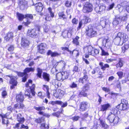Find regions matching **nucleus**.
I'll use <instances>...</instances> for the list:
<instances>
[{
  "label": "nucleus",
  "mask_w": 129,
  "mask_h": 129,
  "mask_svg": "<svg viewBox=\"0 0 129 129\" xmlns=\"http://www.w3.org/2000/svg\"><path fill=\"white\" fill-rule=\"evenodd\" d=\"M128 39V36L126 34L119 32L114 39V42L117 45H121L127 41Z\"/></svg>",
  "instance_id": "obj_1"
},
{
  "label": "nucleus",
  "mask_w": 129,
  "mask_h": 129,
  "mask_svg": "<svg viewBox=\"0 0 129 129\" xmlns=\"http://www.w3.org/2000/svg\"><path fill=\"white\" fill-rule=\"evenodd\" d=\"M110 107V105L108 103L104 104L101 106V111H106Z\"/></svg>",
  "instance_id": "obj_22"
},
{
  "label": "nucleus",
  "mask_w": 129,
  "mask_h": 129,
  "mask_svg": "<svg viewBox=\"0 0 129 129\" xmlns=\"http://www.w3.org/2000/svg\"><path fill=\"white\" fill-rule=\"evenodd\" d=\"M99 65L101 66V69L103 71L105 70L107 68H109V66L107 64H105L103 65V63L102 62H100Z\"/></svg>",
  "instance_id": "obj_29"
},
{
  "label": "nucleus",
  "mask_w": 129,
  "mask_h": 129,
  "mask_svg": "<svg viewBox=\"0 0 129 129\" xmlns=\"http://www.w3.org/2000/svg\"><path fill=\"white\" fill-rule=\"evenodd\" d=\"M25 18H29L30 19H32L33 18V16L31 14H27L25 15Z\"/></svg>",
  "instance_id": "obj_53"
},
{
  "label": "nucleus",
  "mask_w": 129,
  "mask_h": 129,
  "mask_svg": "<svg viewBox=\"0 0 129 129\" xmlns=\"http://www.w3.org/2000/svg\"><path fill=\"white\" fill-rule=\"evenodd\" d=\"M79 37L77 36L73 39L72 43L74 45L77 47L79 46L80 45V41L79 40Z\"/></svg>",
  "instance_id": "obj_19"
},
{
  "label": "nucleus",
  "mask_w": 129,
  "mask_h": 129,
  "mask_svg": "<svg viewBox=\"0 0 129 129\" xmlns=\"http://www.w3.org/2000/svg\"><path fill=\"white\" fill-rule=\"evenodd\" d=\"M71 35V33L68 30H64L62 34V36L65 38H70Z\"/></svg>",
  "instance_id": "obj_18"
},
{
  "label": "nucleus",
  "mask_w": 129,
  "mask_h": 129,
  "mask_svg": "<svg viewBox=\"0 0 129 129\" xmlns=\"http://www.w3.org/2000/svg\"><path fill=\"white\" fill-rule=\"evenodd\" d=\"M72 54H73V56H78L79 55L78 51L77 50H74L72 52Z\"/></svg>",
  "instance_id": "obj_51"
},
{
  "label": "nucleus",
  "mask_w": 129,
  "mask_h": 129,
  "mask_svg": "<svg viewBox=\"0 0 129 129\" xmlns=\"http://www.w3.org/2000/svg\"><path fill=\"white\" fill-rule=\"evenodd\" d=\"M44 120V118L41 117L36 119V121L38 123H40L42 122Z\"/></svg>",
  "instance_id": "obj_52"
},
{
  "label": "nucleus",
  "mask_w": 129,
  "mask_h": 129,
  "mask_svg": "<svg viewBox=\"0 0 129 129\" xmlns=\"http://www.w3.org/2000/svg\"><path fill=\"white\" fill-rule=\"evenodd\" d=\"M47 47V45L44 43H42L38 46V52L40 53L44 54L45 52V49Z\"/></svg>",
  "instance_id": "obj_9"
},
{
  "label": "nucleus",
  "mask_w": 129,
  "mask_h": 129,
  "mask_svg": "<svg viewBox=\"0 0 129 129\" xmlns=\"http://www.w3.org/2000/svg\"><path fill=\"white\" fill-rule=\"evenodd\" d=\"M65 5L67 7H69L71 6V2L67 1L66 2Z\"/></svg>",
  "instance_id": "obj_54"
},
{
  "label": "nucleus",
  "mask_w": 129,
  "mask_h": 129,
  "mask_svg": "<svg viewBox=\"0 0 129 129\" xmlns=\"http://www.w3.org/2000/svg\"><path fill=\"white\" fill-rule=\"evenodd\" d=\"M100 8V14L104 12L105 10V7L103 6H101L99 7Z\"/></svg>",
  "instance_id": "obj_43"
},
{
  "label": "nucleus",
  "mask_w": 129,
  "mask_h": 129,
  "mask_svg": "<svg viewBox=\"0 0 129 129\" xmlns=\"http://www.w3.org/2000/svg\"><path fill=\"white\" fill-rule=\"evenodd\" d=\"M17 15L19 20L20 21L22 20L23 18H25L24 15L21 14L17 13Z\"/></svg>",
  "instance_id": "obj_38"
},
{
  "label": "nucleus",
  "mask_w": 129,
  "mask_h": 129,
  "mask_svg": "<svg viewBox=\"0 0 129 129\" xmlns=\"http://www.w3.org/2000/svg\"><path fill=\"white\" fill-rule=\"evenodd\" d=\"M79 110L83 112L86 110L88 107V103L86 102H83L80 103Z\"/></svg>",
  "instance_id": "obj_11"
},
{
  "label": "nucleus",
  "mask_w": 129,
  "mask_h": 129,
  "mask_svg": "<svg viewBox=\"0 0 129 129\" xmlns=\"http://www.w3.org/2000/svg\"><path fill=\"white\" fill-rule=\"evenodd\" d=\"M2 118V121L3 124H6V126H8V124L9 122L8 119L6 117V116H3L2 115H0Z\"/></svg>",
  "instance_id": "obj_25"
},
{
  "label": "nucleus",
  "mask_w": 129,
  "mask_h": 129,
  "mask_svg": "<svg viewBox=\"0 0 129 129\" xmlns=\"http://www.w3.org/2000/svg\"><path fill=\"white\" fill-rule=\"evenodd\" d=\"M4 78L7 80L9 79V78L11 79L10 83L12 84L10 86L11 89H13L14 88L15 86H16L17 84V82L16 80L17 79L16 77L13 76L12 75H5L4 76Z\"/></svg>",
  "instance_id": "obj_2"
},
{
  "label": "nucleus",
  "mask_w": 129,
  "mask_h": 129,
  "mask_svg": "<svg viewBox=\"0 0 129 129\" xmlns=\"http://www.w3.org/2000/svg\"><path fill=\"white\" fill-rule=\"evenodd\" d=\"M55 92L54 93V95L56 98L59 99L62 98L64 94V91L60 89H58L55 91Z\"/></svg>",
  "instance_id": "obj_8"
},
{
  "label": "nucleus",
  "mask_w": 129,
  "mask_h": 129,
  "mask_svg": "<svg viewBox=\"0 0 129 129\" xmlns=\"http://www.w3.org/2000/svg\"><path fill=\"white\" fill-rule=\"evenodd\" d=\"M84 91H81L79 94L80 96H83L84 97L86 96L87 95V94Z\"/></svg>",
  "instance_id": "obj_63"
},
{
  "label": "nucleus",
  "mask_w": 129,
  "mask_h": 129,
  "mask_svg": "<svg viewBox=\"0 0 129 129\" xmlns=\"http://www.w3.org/2000/svg\"><path fill=\"white\" fill-rule=\"evenodd\" d=\"M56 79L57 80L60 81L61 80H63V77L61 72H59L56 75Z\"/></svg>",
  "instance_id": "obj_33"
},
{
  "label": "nucleus",
  "mask_w": 129,
  "mask_h": 129,
  "mask_svg": "<svg viewBox=\"0 0 129 129\" xmlns=\"http://www.w3.org/2000/svg\"><path fill=\"white\" fill-rule=\"evenodd\" d=\"M31 23V21H29V20L28 19H27V21L24 23V24L26 26H28Z\"/></svg>",
  "instance_id": "obj_64"
},
{
  "label": "nucleus",
  "mask_w": 129,
  "mask_h": 129,
  "mask_svg": "<svg viewBox=\"0 0 129 129\" xmlns=\"http://www.w3.org/2000/svg\"><path fill=\"white\" fill-rule=\"evenodd\" d=\"M99 41H102L103 45L107 48H109L112 46L111 41L107 37L99 39Z\"/></svg>",
  "instance_id": "obj_4"
},
{
  "label": "nucleus",
  "mask_w": 129,
  "mask_h": 129,
  "mask_svg": "<svg viewBox=\"0 0 129 129\" xmlns=\"http://www.w3.org/2000/svg\"><path fill=\"white\" fill-rule=\"evenodd\" d=\"M37 70L38 72V73L37 74V76H38L39 78H41V77L42 73V70L39 68H38Z\"/></svg>",
  "instance_id": "obj_39"
},
{
  "label": "nucleus",
  "mask_w": 129,
  "mask_h": 129,
  "mask_svg": "<svg viewBox=\"0 0 129 129\" xmlns=\"http://www.w3.org/2000/svg\"><path fill=\"white\" fill-rule=\"evenodd\" d=\"M29 44V41L25 38H22L21 40V44L23 46H28Z\"/></svg>",
  "instance_id": "obj_24"
},
{
  "label": "nucleus",
  "mask_w": 129,
  "mask_h": 129,
  "mask_svg": "<svg viewBox=\"0 0 129 129\" xmlns=\"http://www.w3.org/2000/svg\"><path fill=\"white\" fill-rule=\"evenodd\" d=\"M24 72H25V71ZM17 73L18 75L20 77H23L25 76V75H27V74L25 73V72L24 73H21L20 72H17Z\"/></svg>",
  "instance_id": "obj_57"
},
{
  "label": "nucleus",
  "mask_w": 129,
  "mask_h": 129,
  "mask_svg": "<svg viewBox=\"0 0 129 129\" xmlns=\"http://www.w3.org/2000/svg\"><path fill=\"white\" fill-rule=\"evenodd\" d=\"M70 87L71 88H76L77 87V84L74 82H73L70 85Z\"/></svg>",
  "instance_id": "obj_59"
},
{
  "label": "nucleus",
  "mask_w": 129,
  "mask_h": 129,
  "mask_svg": "<svg viewBox=\"0 0 129 129\" xmlns=\"http://www.w3.org/2000/svg\"><path fill=\"white\" fill-rule=\"evenodd\" d=\"M17 120L21 124L23 123L25 119L24 117L22 116L21 114H19L17 117Z\"/></svg>",
  "instance_id": "obj_20"
},
{
  "label": "nucleus",
  "mask_w": 129,
  "mask_h": 129,
  "mask_svg": "<svg viewBox=\"0 0 129 129\" xmlns=\"http://www.w3.org/2000/svg\"><path fill=\"white\" fill-rule=\"evenodd\" d=\"M35 70L34 68H27L24 70L25 73L27 74V73L30 72H33Z\"/></svg>",
  "instance_id": "obj_31"
},
{
  "label": "nucleus",
  "mask_w": 129,
  "mask_h": 129,
  "mask_svg": "<svg viewBox=\"0 0 129 129\" xmlns=\"http://www.w3.org/2000/svg\"><path fill=\"white\" fill-rule=\"evenodd\" d=\"M88 77L87 75L84 76L83 77L79 79V82L82 83H85L87 81Z\"/></svg>",
  "instance_id": "obj_28"
},
{
  "label": "nucleus",
  "mask_w": 129,
  "mask_h": 129,
  "mask_svg": "<svg viewBox=\"0 0 129 129\" xmlns=\"http://www.w3.org/2000/svg\"><path fill=\"white\" fill-rule=\"evenodd\" d=\"M92 10V6L89 2H86L83 9V11L84 13H88Z\"/></svg>",
  "instance_id": "obj_7"
},
{
  "label": "nucleus",
  "mask_w": 129,
  "mask_h": 129,
  "mask_svg": "<svg viewBox=\"0 0 129 129\" xmlns=\"http://www.w3.org/2000/svg\"><path fill=\"white\" fill-rule=\"evenodd\" d=\"M16 99L18 102H22L24 100V97L20 93L17 95Z\"/></svg>",
  "instance_id": "obj_23"
},
{
  "label": "nucleus",
  "mask_w": 129,
  "mask_h": 129,
  "mask_svg": "<svg viewBox=\"0 0 129 129\" xmlns=\"http://www.w3.org/2000/svg\"><path fill=\"white\" fill-rule=\"evenodd\" d=\"M56 67L59 68L60 70H63L64 69L66 66L65 62L63 60L57 62L55 64Z\"/></svg>",
  "instance_id": "obj_13"
},
{
  "label": "nucleus",
  "mask_w": 129,
  "mask_h": 129,
  "mask_svg": "<svg viewBox=\"0 0 129 129\" xmlns=\"http://www.w3.org/2000/svg\"><path fill=\"white\" fill-rule=\"evenodd\" d=\"M100 124L102 126V127H104L105 128H107L108 127V125L102 120H100Z\"/></svg>",
  "instance_id": "obj_36"
},
{
  "label": "nucleus",
  "mask_w": 129,
  "mask_h": 129,
  "mask_svg": "<svg viewBox=\"0 0 129 129\" xmlns=\"http://www.w3.org/2000/svg\"><path fill=\"white\" fill-rule=\"evenodd\" d=\"M47 55H51V56H60V54L56 52H53L51 50H49L47 53Z\"/></svg>",
  "instance_id": "obj_21"
},
{
  "label": "nucleus",
  "mask_w": 129,
  "mask_h": 129,
  "mask_svg": "<svg viewBox=\"0 0 129 129\" xmlns=\"http://www.w3.org/2000/svg\"><path fill=\"white\" fill-rule=\"evenodd\" d=\"M86 33L87 35L89 37H94L95 36L97 33L94 30V27L92 26L91 25H88L86 28Z\"/></svg>",
  "instance_id": "obj_3"
},
{
  "label": "nucleus",
  "mask_w": 129,
  "mask_h": 129,
  "mask_svg": "<svg viewBox=\"0 0 129 129\" xmlns=\"http://www.w3.org/2000/svg\"><path fill=\"white\" fill-rule=\"evenodd\" d=\"M31 91L27 90L25 91V94L26 96L28 97V98H31L32 96L31 95Z\"/></svg>",
  "instance_id": "obj_37"
},
{
  "label": "nucleus",
  "mask_w": 129,
  "mask_h": 129,
  "mask_svg": "<svg viewBox=\"0 0 129 129\" xmlns=\"http://www.w3.org/2000/svg\"><path fill=\"white\" fill-rule=\"evenodd\" d=\"M34 108L37 110L39 111H41L42 110H44L45 109V108L43 106L38 107H34Z\"/></svg>",
  "instance_id": "obj_41"
},
{
  "label": "nucleus",
  "mask_w": 129,
  "mask_h": 129,
  "mask_svg": "<svg viewBox=\"0 0 129 129\" xmlns=\"http://www.w3.org/2000/svg\"><path fill=\"white\" fill-rule=\"evenodd\" d=\"M43 77L45 80L48 81L49 80V75L46 73H44Z\"/></svg>",
  "instance_id": "obj_34"
},
{
  "label": "nucleus",
  "mask_w": 129,
  "mask_h": 129,
  "mask_svg": "<svg viewBox=\"0 0 129 129\" xmlns=\"http://www.w3.org/2000/svg\"><path fill=\"white\" fill-rule=\"evenodd\" d=\"M32 81L31 80H29L28 82L26 84V87H29L31 91V94L34 95L35 94V92L33 90L34 89L35 86L34 84L32 85Z\"/></svg>",
  "instance_id": "obj_10"
},
{
  "label": "nucleus",
  "mask_w": 129,
  "mask_h": 129,
  "mask_svg": "<svg viewBox=\"0 0 129 129\" xmlns=\"http://www.w3.org/2000/svg\"><path fill=\"white\" fill-rule=\"evenodd\" d=\"M123 6H121L119 4L117 5V7L115 8L116 10L120 12H122L123 9Z\"/></svg>",
  "instance_id": "obj_32"
},
{
  "label": "nucleus",
  "mask_w": 129,
  "mask_h": 129,
  "mask_svg": "<svg viewBox=\"0 0 129 129\" xmlns=\"http://www.w3.org/2000/svg\"><path fill=\"white\" fill-rule=\"evenodd\" d=\"M58 15L59 17H62L64 19L66 18L65 15L64 14L63 12H59L58 13Z\"/></svg>",
  "instance_id": "obj_42"
},
{
  "label": "nucleus",
  "mask_w": 129,
  "mask_h": 129,
  "mask_svg": "<svg viewBox=\"0 0 129 129\" xmlns=\"http://www.w3.org/2000/svg\"><path fill=\"white\" fill-rule=\"evenodd\" d=\"M43 89L46 91H49V88L48 86L47 85H43Z\"/></svg>",
  "instance_id": "obj_60"
},
{
  "label": "nucleus",
  "mask_w": 129,
  "mask_h": 129,
  "mask_svg": "<svg viewBox=\"0 0 129 129\" xmlns=\"http://www.w3.org/2000/svg\"><path fill=\"white\" fill-rule=\"evenodd\" d=\"M120 104L128 105L127 101L125 99H122L121 100V103Z\"/></svg>",
  "instance_id": "obj_58"
},
{
  "label": "nucleus",
  "mask_w": 129,
  "mask_h": 129,
  "mask_svg": "<svg viewBox=\"0 0 129 129\" xmlns=\"http://www.w3.org/2000/svg\"><path fill=\"white\" fill-rule=\"evenodd\" d=\"M40 128L41 129H48L49 126L48 124L47 126L46 127L45 124L43 123L41 124Z\"/></svg>",
  "instance_id": "obj_47"
},
{
  "label": "nucleus",
  "mask_w": 129,
  "mask_h": 129,
  "mask_svg": "<svg viewBox=\"0 0 129 129\" xmlns=\"http://www.w3.org/2000/svg\"><path fill=\"white\" fill-rule=\"evenodd\" d=\"M18 0V2L20 9L22 10L24 9L27 4V1H26V0Z\"/></svg>",
  "instance_id": "obj_15"
},
{
  "label": "nucleus",
  "mask_w": 129,
  "mask_h": 129,
  "mask_svg": "<svg viewBox=\"0 0 129 129\" xmlns=\"http://www.w3.org/2000/svg\"><path fill=\"white\" fill-rule=\"evenodd\" d=\"M128 48V46L127 45H125L122 48V52L123 53H124L125 50L127 49Z\"/></svg>",
  "instance_id": "obj_50"
},
{
  "label": "nucleus",
  "mask_w": 129,
  "mask_h": 129,
  "mask_svg": "<svg viewBox=\"0 0 129 129\" xmlns=\"http://www.w3.org/2000/svg\"><path fill=\"white\" fill-rule=\"evenodd\" d=\"M61 73L63 77V80H64L68 78L69 73L67 72L64 71Z\"/></svg>",
  "instance_id": "obj_30"
},
{
  "label": "nucleus",
  "mask_w": 129,
  "mask_h": 129,
  "mask_svg": "<svg viewBox=\"0 0 129 129\" xmlns=\"http://www.w3.org/2000/svg\"><path fill=\"white\" fill-rule=\"evenodd\" d=\"M100 49L102 50V56H108L109 55L108 53L105 52L103 50L102 47H100Z\"/></svg>",
  "instance_id": "obj_46"
},
{
  "label": "nucleus",
  "mask_w": 129,
  "mask_h": 129,
  "mask_svg": "<svg viewBox=\"0 0 129 129\" xmlns=\"http://www.w3.org/2000/svg\"><path fill=\"white\" fill-rule=\"evenodd\" d=\"M80 118V117L79 116H77L72 117V119L73 120L77 121Z\"/></svg>",
  "instance_id": "obj_61"
},
{
  "label": "nucleus",
  "mask_w": 129,
  "mask_h": 129,
  "mask_svg": "<svg viewBox=\"0 0 129 129\" xmlns=\"http://www.w3.org/2000/svg\"><path fill=\"white\" fill-rule=\"evenodd\" d=\"M87 50L88 51L89 54L91 55L92 54V51H93V48L91 46H89L87 47Z\"/></svg>",
  "instance_id": "obj_44"
},
{
  "label": "nucleus",
  "mask_w": 129,
  "mask_h": 129,
  "mask_svg": "<svg viewBox=\"0 0 129 129\" xmlns=\"http://www.w3.org/2000/svg\"><path fill=\"white\" fill-rule=\"evenodd\" d=\"M117 74L118 76L119 79H121L123 77V72L121 71H118Z\"/></svg>",
  "instance_id": "obj_45"
},
{
  "label": "nucleus",
  "mask_w": 129,
  "mask_h": 129,
  "mask_svg": "<svg viewBox=\"0 0 129 129\" xmlns=\"http://www.w3.org/2000/svg\"><path fill=\"white\" fill-rule=\"evenodd\" d=\"M100 23L103 28H105L107 29L110 27L109 19H108L106 18L105 17L101 18Z\"/></svg>",
  "instance_id": "obj_5"
},
{
  "label": "nucleus",
  "mask_w": 129,
  "mask_h": 129,
  "mask_svg": "<svg viewBox=\"0 0 129 129\" xmlns=\"http://www.w3.org/2000/svg\"><path fill=\"white\" fill-rule=\"evenodd\" d=\"M127 105L120 104L117 106V108L121 110H125L128 108Z\"/></svg>",
  "instance_id": "obj_26"
},
{
  "label": "nucleus",
  "mask_w": 129,
  "mask_h": 129,
  "mask_svg": "<svg viewBox=\"0 0 129 129\" xmlns=\"http://www.w3.org/2000/svg\"><path fill=\"white\" fill-rule=\"evenodd\" d=\"M35 9L38 12H40L42 10L43 6L41 3H39L35 4Z\"/></svg>",
  "instance_id": "obj_16"
},
{
  "label": "nucleus",
  "mask_w": 129,
  "mask_h": 129,
  "mask_svg": "<svg viewBox=\"0 0 129 129\" xmlns=\"http://www.w3.org/2000/svg\"><path fill=\"white\" fill-rule=\"evenodd\" d=\"M2 95L3 98H5L6 96L7 95V93L6 91L4 90L3 91L2 93Z\"/></svg>",
  "instance_id": "obj_55"
},
{
  "label": "nucleus",
  "mask_w": 129,
  "mask_h": 129,
  "mask_svg": "<svg viewBox=\"0 0 129 129\" xmlns=\"http://www.w3.org/2000/svg\"><path fill=\"white\" fill-rule=\"evenodd\" d=\"M121 21V18L120 16H115V18L113 19L112 23L113 25L116 26L118 25Z\"/></svg>",
  "instance_id": "obj_14"
},
{
  "label": "nucleus",
  "mask_w": 129,
  "mask_h": 129,
  "mask_svg": "<svg viewBox=\"0 0 129 129\" xmlns=\"http://www.w3.org/2000/svg\"><path fill=\"white\" fill-rule=\"evenodd\" d=\"M107 119L110 123L116 124L118 122L119 118L118 117L116 116L114 114L111 113L108 116Z\"/></svg>",
  "instance_id": "obj_6"
},
{
  "label": "nucleus",
  "mask_w": 129,
  "mask_h": 129,
  "mask_svg": "<svg viewBox=\"0 0 129 129\" xmlns=\"http://www.w3.org/2000/svg\"><path fill=\"white\" fill-rule=\"evenodd\" d=\"M48 10L50 13L51 16V17H53L54 16V14L52 11V9L51 8H48Z\"/></svg>",
  "instance_id": "obj_56"
},
{
  "label": "nucleus",
  "mask_w": 129,
  "mask_h": 129,
  "mask_svg": "<svg viewBox=\"0 0 129 129\" xmlns=\"http://www.w3.org/2000/svg\"><path fill=\"white\" fill-rule=\"evenodd\" d=\"M99 52V50L96 49H94L92 51V54L91 55L93 56H95V54H98Z\"/></svg>",
  "instance_id": "obj_48"
},
{
  "label": "nucleus",
  "mask_w": 129,
  "mask_h": 129,
  "mask_svg": "<svg viewBox=\"0 0 129 129\" xmlns=\"http://www.w3.org/2000/svg\"><path fill=\"white\" fill-rule=\"evenodd\" d=\"M90 19L89 18L86 16H84L83 19L79 22V27L80 28L83 24H86L89 22Z\"/></svg>",
  "instance_id": "obj_12"
},
{
  "label": "nucleus",
  "mask_w": 129,
  "mask_h": 129,
  "mask_svg": "<svg viewBox=\"0 0 129 129\" xmlns=\"http://www.w3.org/2000/svg\"><path fill=\"white\" fill-rule=\"evenodd\" d=\"M49 26L44 25L43 27L44 31L45 32H47L49 29Z\"/></svg>",
  "instance_id": "obj_49"
},
{
  "label": "nucleus",
  "mask_w": 129,
  "mask_h": 129,
  "mask_svg": "<svg viewBox=\"0 0 129 129\" xmlns=\"http://www.w3.org/2000/svg\"><path fill=\"white\" fill-rule=\"evenodd\" d=\"M36 32V30L35 29L28 30L27 35L30 37H33L36 35L37 34Z\"/></svg>",
  "instance_id": "obj_17"
},
{
  "label": "nucleus",
  "mask_w": 129,
  "mask_h": 129,
  "mask_svg": "<svg viewBox=\"0 0 129 129\" xmlns=\"http://www.w3.org/2000/svg\"><path fill=\"white\" fill-rule=\"evenodd\" d=\"M88 115V113L86 112L83 114L82 118L83 119L87 117Z\"/></svg>",
  "instance_id": "obj_62"
},
{
  "label": "nucleus",
  "mask_w": 129,
  "mask_h": 129,
  "mask_svg": "<svg viewBox=\"0 0 129 129\" xmlns=\"http://www.w3.org/2000/svg\"><path fill=\"white\" fill-rule=\"evenodd\" d=\"M124 62L123 61L121 60L120 59L118 63L116 65V68H118L119 67H122L123 66Z\"/></svg>",
  "instance_id": "obj_40"
},
{
  "label": "nucleus",
  "mask_w": 129,
  "mask_h": 129,
  "mask_svg": "<svg viewBox=\"0 0 129 129\" xmlns=\"http://www.w3.org/2000/svg\"><path fill=\"white\" fill-rule=\"evenodd\" d=\"M13 33L12 32H9L7 34V36L5 38V39L7 41H8L9 39L12 38L13 37Z\"/></svg>",
  "instance_id": "obj_27"
},
{
  "label": "nucleus",
  "mask_w": 129,
  "mask_h": 129,
  "mask_svg": "<svg viewBox=\"0 0 129 129\" xmlns=\"http://www.w3.org/2000/svg\"><path fill=\"white\" fill-rule=\"evenodd\" d=\"M24 106L22 104H16L14 105V108L16 109H21L23 108Z\"/></svg>",
  "instance_id": "obj_35"
}]
</instances>
